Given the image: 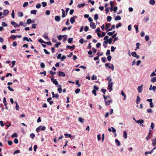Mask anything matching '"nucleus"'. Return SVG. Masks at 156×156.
I'll list each match as a JSON object with an SVG mask.
<instances>
[{"label":"nucleus","instance_id":"46","mask_svg":"<svg viewBox=\"0 0 156 156\" xmlns=\"http://www.w3.org/2000/svg\"><path fill=\"white\" fill-rule=\"evenodd\" d=\"M23 41H26L27 42H28L29 41V40L28 38V37H23Z\"/></svg>","mask_w":156,"mask_h":156},{"label":"nucleus","instance_id":"30","mask_svg":"<svg viewBox=\"0 0 156 156\" xmlns=\"http://www.w3.org/2000/svg\"><path fill=\"white\" fill-rule=\"evenodd\" d=\"M151 133V130H150L149 133L148 134V135L147 136V138H146V139L147 141H148L149 139H150L151 138V137L150 136V135Z\"/></svg>","mask_w":156,"mask_h":156},{"label":"nucleus","instance_id":"5","mask_svg":"<svg viewBox=\"0 0 156 156\" xmlns=\"http://www.w3.org/2000/svg\"><path fill=\"white\" fill-rule=\"evenodd\" d=\"M21 37V35H11L10 37V39H12V37H13V40H15L16 39V37L20 38Z\"/></svg>","mask_w":156,"mask_h":156},{"label":"nucleus","instance_id":"37","mask_svg":"<svg viewBox=\"0 0 156 156\" xmlns=\"http://www.w3.org/2000/svg\"><path fill=\"white\" fill-rule=\"evenodd\" d=\"M97 79L96 76L93 75L91 77V80H96Z\"/></svg>","mask_w":156,"mask_h":156},{"label":"nucleus","instance_id":"11","mask_svg":"<svg viewBox=\"0 0 156 156\" xmlns=\"http://www.w3.org/2000/svg\"><path fill=\"white\" fill-rule=\"evenodd\" d=\"M135 121L136 122H137L138 123H140V124H141L144 123V121L143 119H139L138 120H135Z\"/></svg>","mask_w":156,"mask_h":156},{"label":"nucleus","instance_id":"49","mask_svg":"<svg viewBox=\"0 0 156 156\" xmlns=\"http://www.w3.org/2000/svg\"><path fill=\"white\" fill-rule=\"evenodd\" d=\"M101 60L103 62H105L106 61V58L105 57H103L102 58Z\"/></svg>","mask_w":156,"mask_h":156},{"label":"nucleus","instance_id":"36","mask_svg":"<svg viewBox=\"0 0 156 156\" xmlns=\"http://www.w3.org/2000/svg\"><path fill=\"white\" fill-rule=\"evenodd\" d=\"M41 127V126H40L38 128H36V130L37 133H38L40 131V128Z\"/></svg>","mask_w":156,"mask_h":156},{"label":"nucleus","instance_id":"32","mask_svg":"<svg viewBox=\"0 0 156 156\" xmlns=\"http://www.w3.org/2000/svg\"><path fill=\"white\" fill-rule=\"evenodd\" d=\"M37 12V10H32L30 11V13L31 14H33L34 15H36Z\"/></svg>","mask_w":156,"mask_h":156},{"label":"nucleus","instance_id":"48","mask_svg":"<svg viewBox=\"0 0 156 156\" xmlns=\"http://www.w3.org/2000/svg\"><path fill=\"white\" fill-rule=\"evenodd\" d=\"M41 4L42 5V6L43 7H45L47 5V4L46 2H42L41 3Z\"/></svg>","mask_w":156,"mask_h":156},{"label":"nucleus","instance_id":"8","mask_svg":"<svg viewBox=\"0 0 156 156\" xmlns=\"http://www.w3.org/2000/svg\"><path fill=\"white\" fill-rule=\"evenodd\" d=\"M58 75L59 76L64 77L65 76V74L64 73L59 71L58 72Z\"/></svg>","mask_w":156,"mask_h":156},{"label":"nucleus","instance_id":"38","mask_svg":"<svg viewBox=\"0 0 156 156\" xmlns=\"http://www.w3.org/2000/svg\"><path fill=\"white\" fill-rule=\"evenodd\" d=\"M64 37V36L60 35L59 36H58V37L59 40H61Z\"/></svg>","mask_w":156,"mask_h":156},{"label":"nucleus","instance_id":"33","mask_svg":"<svg viewBox=\"0 0 156 156\" xmlns=\"http://www.w3.org/2000/svg\"><path fill=\"white\" fill-rule=\"evenodd\" d=\"M52 82L55 85H57L58 84V82L56 79L54 80Z\"/></svg>","mask_w":156,"mask_h":156},{"label":"nucleus","instance_id":"51","mask_svg":"<svg viewBox=\"0 0 156 156\" xmlns=\"http://www.w3.org/2000/svg\"><path fill=\"white\" fill-rule=\"evenodd\" d=\"M44 38L48 40H49V39L48 37V36L47 34H44Z\"/></svg>","mask_w":156,"mask_h":156},{"label":"nucleus","instance_id":"63","mask_svg":"<svg viewBox=\"0 0 156 156\" xmlns=\"http://www.w3.org/2000/svg\"><path fill=\"white\" fill-rule=\"evenodd\" d=\"M116 48L115 47H114L113 46H112L111 47V51L112 52H113L114 51L115 49Z\"/></svg>","mask_w":156,"mask_h":156},{"label":"nucleus","instance_id":"50","mask_svg":"<svg viewBox=\"0 0 156 156\" xmlns=\"http://www.w3.org/2000/svg\"><path fill=\"white\" fill-rule=\"evenodd\" d=\"M37 25V24H32L31 28L35 29L36 28V26Z\"/></svg>","mask_w":156,"mask_h":156},{"label":"nucleus","instance_id":"19","mask_svg":"<svg viewBox=\"0 0 156 156\" xmlns=\"http://www.w3.org/2000/svg\"><path fill=\"white\" fill-rule=\"evenodd\" d=\"M152 145L153 146H155L156 145V138L154 140H152Z\"/></svg>","mask_w":156,"mask_h":156},{"label":"nucleus","instance_id":"58","mask_svg":"<svg viewBox=\"0 0 156 156\" xmlns=\"http://www.w3.org/2000/svg\"><path fill=\"white\" fill-rule=\"evenodd\" d=\"M59 95L58 94H55L54 98H55L56 99H58L59 98Z\"/></svg>","mask_w":156,"mask_h":156},{"label":"nucleus","instance_id":"17","mask_svg":"<svg viewBox=\"0 0 156 156\" xmlns=\"http://www.w3.org/2000/svg\"><path fill=\"white\" fill-rule=\"evenodd\" d=\"M85 5V3H83L82 4H79L77 5V7L78 8H81L83 7Z\"/></svg>","mask_w":156,"mask_h":156},{"label":"nucleus","instance_id":"20","mask_svg":"<svg viewBox=\"0 0 156 156\" xmlns=\"http://www.w3.org/2000/svg\"><path fill=\"white\" fill-rule=\"evenodd\" d=\"M121 19V18L120 16H117L115 18V20H119Z\"/></svg>","mask_w":156,"mask_h":156},{"label":"nucleus","instance_id":"57","mask_svg":"<svg viewBox=\"0 0 156 156\" xmlns=\"http://www.w3.org/2000/svg\"><path fill=\"white\" fill-rule=\"evenodd\" d=\"M79 43H81V44H83V43H84V40H83V38H81V39L80 40H79Z\"/></svg>","mask_w":156,"mask_h":156},{"label":"nucleus","instance_id":"39","mask_svg":"<svg viewBox=\"0 0 156 156\" xmlns=\"http://www.w3.org/2000/svg\"><path fill=\"white\" fill-rule=\"evenodd\" d=\"M73 40V38H69L68 39V42L69 43H71L72 42V41Z\"/></svg>","mask_w":156,"mask_h":156},{"label":"nucleus","instance_id":"45","mask_svg":"<svg viewBox=\"0 0 156 156\" xmlns=\"http://www.w3.org/2000/svg\"><path fill=\"white\" fill-rule=\"evenodd\" d=\"M99 89V88L96 85H94V90H95V91H97Z\"/></svg>","mask_w":156,"mask_h":156},{"label":"nucleus","instance_id":"7","mask_svg":"<svg viewBox=\"0 0 156 156\" xmlns=\"http://www.w3.org/2000/svg\"><path fill=\"white\" fill-rule=\"evenodd\" d=\"M11 24L13 25L15 27H16L20 26L18 24L16 23L15 22H11Z\"/></svg>","mask_w":156,"mask_h":156},{"label":"nucleus","instance_id":"43","mask_svg":"<svg viewBox=\"0 0 156 156\" xmlns=\"http://www.w3.org/2000/svg\"><path fill=\"white\" fill-rule=\"evenodd\" d=\"M145 40L146 41H148L149 40V37L148 36L146 35L145 37Z\"/></svg>","mask_w":156,"mask_h":156},{"label":"nucleus","instance_id":"31","mask_svg":"<svg viewBox=\"0 0 156 156\" xmlns=\"http://www.w3.org/2000/svg\"><path fill=\"white\" fill-rule=\"evenodd\" d=\"M149 3L150 4L154 5L155 3V1L154 0H150Z\"/></svg>","mask_w":156,"mask_h":156},{"label":"nucleus","instance_id":"23","mask_svg":"<svg viewBox=\"0 0 156 156\" xmlns=\"http://www.w3.org/2000/svg\"><path fill=\"white\" fill-rule=\"evenodd\" d=\"M115 142L117 144L118 146H120L121 145L120 142L117 139H116L115 140Z\"/></svg>","mask_w":156,"mask_h":156},{"label":"nucleus","instance_id":"6","mask_svg":"<svg viewBox=\"0 0 156 156\" xmlns=\"http://www.w3.org/2000/svg\"><path fill=\"white\" fill-rule=\"evenodd\" d=\"M90 26L93 29H95L96 27L95 23L92 22L90 23Z\"/></svg>","mask_w":156,"mask_h":156},{"label":"nucleus","instance_id":"14","mask_svg":"<svg viewBox=\"0 0 156 156\" xmlns=\"http://www.w3.org/2000/svg\"><path fill=\"white\" fill-rule=\"evenodd\" d=\"M9 13V11L8 10L6 9L4 10L3 11V15L4 16H6Z\"/></svg>","mask_w":156,"mask_h":156},{"label":"nucleus","instance_id":"60","mask_svg":"<svg viewBox=\"0 0 156 156\" xmlns=\"http://www.w3.org/2000/svg\"><path fill=\"white\" fill-rule=\"evenodd\" d=\"M122 26V24L121 23H119L117 25H116V28H118L119 27H121Z\"/></svg>","mask_w":156,"mask_h":156},{"label":"nucleus","instance_id":"55","mask_svg":"<svg viewBox=\"0 0 156 156\" xmlns=\"http://www.w3.org/2000/svg\"><path fill=\"white\" fill-rule=\"evenodd\" d=\"M8 144L10 146L12 145L13 143L12 141L11 140H8Z\"/></svg>","mask_w":156,"mask_h":156},{"label":"nucleus","instance_id":"26","mask_svg":"<svg viewBox=\"0 0 156 156\" xmlns=\"http://www.w3.org/2000/svg\"><path fill=\"white\" fill-rule=\"evenodd\" d=\"M112 17L110 16H108L107 17V20L108 22H110L112 20Z\"/></svg>","mask_w":156,"mask_h":156},{"label":"nucleus","instance_id":"62","mask_svg":"<svg viewBox=\"0 0 156 156\" xmlns=\"http://www.w3.org/2000/svg\"><path fill=\"white\" fill-rule=\"evenodd\" d=\"M14 142L15 143L17 144L18 143V140L17 139L15 138L14 140Z\"/></svg>","mask_w":156,"mask_h":156},{"label":"nucleus","instance_id":"24","mask_svg":"<svg viewBox=\"0 0 156 156\" xmlns=\"http://www.w3.org/2000/svg\"><path fill=\"white\" fill-rule=\"evenodd\" d=\"M79 121L81 123H83L84 122V119L81 117H80L79 118Z\"/></svg>","mask_w":156,"mask_h":156},{"label":"nucleus","instance_id":"40","mask_svg":"<svg viewBox=\"0 0 156 156\" xmlns=\"http://www.w3.org/2000/svg\"><path fill=\"white\" fill-rule=\"evenodd\" d=\"M111 25V24L110 23H106V29H108Z\"/></svg>","mask_w":156,"mask_h":156},{"label":"nucleus","instance_id":"56","mask_svg":"<svg viewBox=\"0 0 156 156\" xmlns=\"http://www.w3.org/2000/svg\"><path fill=\"white\" fill-rule=\"evenodd\" d=\"M38 42L41 43H44L45 44V42L43 41L41 39L38 40Z\"/></svg>","mask_w":156,"mask_h":156},{"label":"nucleus","instance_id":"3","mask_svg":"<svg viewBox=\"0 0 156 156\" xmlns=\"http://www.w3.org/2000/svg\"><path fill=\"white\" fill-rule=\"evenodd\" d=\"M143 90V85L138 87L137 88V90L140 93H141Z\"/></svg>","mask_w":156,"mask_h":156},{"label":"nucleus","instance_id":"53","mask_svg":"<svg viewBox=\"0 0 156 156\" xmlns=\"http://www.w3.org/2000/svg\"><path fill=\"white\" fill-rule=\"evenodd\" d=\"M28 4V2H25L23 4V7H25L26 6H27Z\"/></svg>","mask_w":156,"mask_h":156},{"label":"nucleus","instance_id":"18","mask_svg":"<svg viewBox=\"0 0 156 156\" xmlns=\"http://www.w3.org/2000/svg\"><path fill=\"white\" fill-rule=\"evenodd\" d=\"M151 82L152 83H154L156 82V76L153 77L151 80Z\"/></svg>","mask_w":156,"mask_h":156},{"label":"nucleus","instance_id":"47","mask_svg":"<svg viewBox=\"0 0 156 156\" xmlns=\"http://www.w3.org/2000/svg\"><path fill=\"white\" fill-rule=\"evenodd\" d=\"M30 136L31 138L33 139L35 137V134L34 133H31L30 134Z\"/></svg>","mask_w":156,"mask_h":156},{"label":"nucleus","instance_id":"52","mask_svg":"<svg viewBox=\"0 0 156 156\" xmlns=\"http://www.w3.org/2000/svg\"><path fill=\"white\" fill-rule=\"evenodd\" d=\"M41 6V4L39 3L36 6V7L37 9L40 8Z\"/></svg>","mask_w":156,"mask_h":156},{"label":"nucleus","instance_id":"21","mask_svg":"<svg viewBox=\"0 0 156 156\" xmlns=\"http://www.w3.org/2000/svg\"><path fill=\"white\" fill-rule=\"evenodd\" d=\"M140 98L139 96H137V97L136 101V103L138 104L140 101Z\"/></svg>","mask_w":156,"mask_h":156},{"label":"nucleus","instance_id":"13","mask_svg":"<svg viewBox=\"0 0 156 156\" xmlns=\"http://www.w3.org/2000/svg\"><path fill=\"white\" fill-rule=\"evenodd\" d=\"M123 137L125 138L126 139L127 138V133L126 132V131H124L123 132Z\"/></svg>","mask_w":156,"mask_h":156},{"label":"nucleus","instance_id":"35","mask_svg":"<svg viewBox=\"0 0 156 156\" xmlns=\"http://www.w3.org/2000/svg\"><path fill=\"white\" fill-rule=\"evenodd\" d=\"M32 20L30 19H28L27 21V24H30L31 23Z\"/></svg>","mask_w":156,"mask_h":156},{"label":"nucleus","instance_id":"61","mask_svg":"<svg viewBox=\"0 0 156 156\" xmlns=\"http://www.w3.org/2000/svg\"><path fill=\"white\" fill-rule=\"evenodd\" d=\"M101 44L100 43H98L96 45V46L97 48H99L101 46Z\"/></svg>","mask_w":156,"mask_h":156},{"label":"nucleus","instance_id":"2","mask_svg":"<svg viewBox=\"0 0 156 156\" xmlns=\"http://www.w3.org/2000/svg\"><path fill=\"white\" fill-rule=\"evenodd\" d=\"M104 100L105 105L106 106L109 105L110 103L112 102V99H110L108 100H107V99H105Z\"/></svg>","mask_w":156,"mask_h":156},{"label":"nucleus","instance_id":"16","mask_svg":"<svg viewBox=\"0 0 156 156\" xmlns=\"http://www.w3.org/2000/svg\"><path fill=\"white\" fill-rule=\"evenodd\" d=\"M3 102L4 105L6 106L7 105V103L6 102V100L5 97L3 98Z\"/></svg>","mask_w":156,"mask_h":156},{"label":"nucleus","instance_id":"42","mask_svg":"<svg viewBox=\"0 0 156 156\" xmlns=\"http://www.w3.org/2000/svg\"><path fill=\"white\" fill-rule=\"evenodd\" d=\"M131 55H132V56L134 57H135L136 56L137 54H136V52L134 51V52H132Z\"/></svg>","mask_w":156,"mask_h":156},{"label":"nucleus","instance_id":"34","mask_svg":"<svg viewBox=\"0 0 156 156\" xmlns=\"http://www.w3.org/2000/svg\"><path fill=\"white\" fill-rule=\"evenodd\" d=\"M134 27L135 29L136 33H137L138 32V27L136 25H134Z\"/></svg>","mask_w":156,"mask_h":156},{"label":"nucleus","instance_id":"27","mask_svg":"<svg viewBox=\"0 0 156 156\" xmlns=\"http://www.w3.org/2000/svg\"><path fill=\"white\" fill-rule=\"evenodd\" d=\"M17 137V133H13L11 136V137L12 138H14L15 137Z\"/></svg>","mask_w":156,"mask_h":156},{"label":"nucleus","instance_id":"64","mask_svg":"<svg viewBox=\"0 0 156 156\" xmlns=\"http://www.w3.org/2000/svg\"><path fill=\"white\" fill-rule=\"evenodd\" d=\"M50 11L49 10H47L45 12V14L47 15H49L50 14Z\"/></svg>","mask_w":156,"mask_h":156},{"label":"nucleus","instance_id":"22","mask_svg":"<svg viewBox=\"0 0 156 156\" xmlns=\"http://www.w3.org/2000/svg\"><path fill=\"white\" fill-rule=\"evenodd\" d=\"M121 94L124 97L123 100H125L126 99V94L124 93L123 91L121 92Z\"/></svg>","mask_w":156,"mask_h":156},{"label":"nucleus","instance_id":"15","mask_svg":"<svg viewBox=\"0 0 156 156\" xmlns=\"http://www.w3.org/2000/svg\"><path fill=\"white\" fill-rule=\"evenodd\" d=\"M70 22L72 24H73L75 21V19L74 17H71L70 19Z\"/></svg>","mask_w":156,"mask_h":156},{"label":"nucleus","instance_id":"28","mask_svg":"<svg viewBox=\"0 0 156 156\" xmlns=\"http://www.w3.org/2000/svg\"><path fill=\"white\" fill-rule=\"evenodd\" d=\"M140 45L139 43H136V47L135 49V50H136L137 49H138L140 48L139 45Z\"/></svg>","mask_w":156,"mask_h":156},{"label":"nucleus","instance_id":"59","mask_svg":"<svg viewBox=\"0 0 156 156\" xmlns=\"http://www.w3.org/2000/svg\"><path fill=\"white\" fill-rule=\"evenodd\" d=\"M15 63H16V61H13L12 62V65L11 67L12 68L14 67V65H15Z\"/></svg>","mask_w":156,"mask_h":156},{"label":"nucleus","instance_id":"41","mask_svg":"<svg viewBox=\"0 0 156 156\" xmlns=\"http://www.w3.org/2000/svg\"><path fill=\"white\" fill-rule=\"evenodd\" d=\"M18 15L20 17H21L23 16V14L22 12H18Z\"/></svg>","mask_w":156,"mask_h":156},{"label":"nucleus","instance_id":"4","mask_svg":"<svg viewBox=\"0 0 156 156\" xmlns=\"http://www.w3.org/2000/svg\"><path fill=\"white\" fill-rule=\"evenodd\" d=\"M75 46L74 45H73V46H70L68 45L66 47L67 49H72V50H74L75 48Z\"/></svg>","mask_w":156,"mask_h":156},{"label":"nucleus","instance_id":"10","mask_svg":"<svg viewBox=\"0 0 156 156\" xmlns=\"http://www.w3.org/2000/svg\"><path fill=\"white\" fill-rule=\"evenodd\" d=\"M55 20L57 22H59L60 20V17L59 16H56L55 18Z\"/></svg>","mask_w":156,"mask_h":156},{"label":"nucleus","instance_id":"25","mask_svg":"<svg viewBox=\"0 0 156 156\" xmlns=\"http://www.w3.org/2000/svg\"><path fill=\"white\" fill-rule=\"evenodd\" d=\"M98 18V15L97 14H96L94 16V19L95 20H97Z\"/></svg>","mask_w":156,"mask_h":156},{"label":"nucleus","instance_id":"54","mask_svg":"<svg viewBox=\"0 0 156 156\" xmlns=\"http://www.w3.org/2000/svg\"><path fill=\"white\" fill-rule=\"evenodd\" d=\"M80 90L79 88H77L75 90V92L76 94H77L80 91Z\"/></svg>","mask_w":156,"mask_h":156},{"label":"nucleus","instance_id":"44","mask_svg":"<svg viewBox=\"0 0 156 156\" xmlns=\"http://www.w3.org/2000/svg\"><path fill=\"white\" fill-rule=\"evenodd\" d=\"M41 67L42 68H44L45 67V66L44 63L41 62L40 64Z\"/></svg>","mask_w":156,"mask_h":156},{"label":"nucleus","instance_id":"9","mask_svg":"<svg viewBox=\"0 0 156 156\" xmlns=\"http://www.w3.org/2000/svg\"><path fill=\"white\" fill-rule=\"evenodd\" d=\"M58 87H59V88L58 89V91L59 93H61L62 91V89L61 88L62 86L61 85H58Z\"/></svg>","mask_w":156,"mask_h":156},{"label":"nucleus","instance_id":"12","mask_svg":"<svg viewBox=\"0 0 156 156\" xmlns=\"http://www.w3.org/2000/svg\"><path fill=\"white\" fill-rule=\"evenodd\" d=\"M103 98L104 100L107 99V98H109V99H111L110 95H108L107 96H105V95H103Z\"/></svg>","mask_w":156,"mask_h":156},{"label":"nucleus","instance_id":"29","mask_svg":"<svg viewBox=\"0 0 156 156\" xmlns=\"http://www.w3.org/2000/svg\"><path fill=\"white\" fill-rule=\"evenodd\" d=\"M61 44V43L60 42H58L57 43L55 44L54 47H56L57 48H58L59 45H60Z\"/></svg>","mask_w":156,"mask_h":156},{"label":"nucleus","instance_id":"1","mask_svg":"<svg viewBox=\"0 0 156 156\" xmlns=\"http://www.w3.org/2000/svg\"><path fill=\"white\" fill-rule=\"evenodd\" d=\"M107 80L108 81V87H109L108 90L111 92L112 90V86L113 84V83L112 81V79L110 76H108L107 77Z\"/></svg>","mask_w":156,"mask_h":156}]
</instances>
